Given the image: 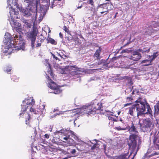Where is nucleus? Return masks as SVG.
<instances>
[{"label":"nucleus","instance_id":"nucleus-56","mask_svg":"<svg viewBox=\"0 0 159 159\" xmlns=\"http://www.w3.org/2000/svg\"><path fill=\"white\" fill-rule=\"evenodd\" d=\"M65 157V158H63L62 159H67L68 158V157Z\"/></svg>","mask_w":159,"mask_h":159},{"label":"nucleus","instance_id":"nucleus-27","mask_svg":"<svg viewBox=\"0 0 159 159\" xmlns=\"http://www.w3.org/2000/svg\"><path fill=\"white\" fill-rule=\"evenodd\" d=\"M150 48H144L143 49H139V52H142L143 53L144 52H148L149 51Z\"/></svg>","mask_w":159,"mask_h":159},{"label":"nucleus","instance_id":"nucleus-51","mask_svg":"<svg viewBox=\"0 0 159 159\" xmlns=\"http://www.w3.org/2000/svg\"><path fill=\"white\" fill-rule=\"evenodd\" d=\"M56 55H57V56H60V57H61V55L60 54V53H58V52H56Z\"/></svg>","mask_w":159,"mask_h":159},{"label":"nucleus","instance_id":"nucleus-64","mask_svg":"<svg viewBox=\"0 0 159 159\" xmlns=\"http://www.w3.org/2000/svg\"><path fill=\"white\" fill-rule=\"evenodd\" d=\"M51 7H52H52H52V6H51Z\"/></svg>","mask_w":159,"mask_h":159},{"label":"nucleus","instance_id":"nucleus-55","mask_svg":"<svg viewBox=\"0 0 159 159\" xmlns=\"http://www.w3.org/2000/svg\"><path fill=\"white\" fill-rule=\"evenodd\" d=\"M59 35H60V36L61 37H62V34H61V33H59Z\"/></svg>","mask_w":159,"mask_h":159},{"label":"nucleus","instance_id":"nucleus-17","mask_svg":"<svg viewBox=\"0 0 159 159\" xmlns=\"http://www.w3.org/2000/svg\"><path fill=\"white\" fill-rule=\"evenodd\" d=\"M57 133H61L64 136H70V134L69 133H72V131L69 129H63L61 130L60 131H58L56 132Z\"/></svg>","mask_w":159,"mask_h":159},{"label":"nucleus","instance_id":"nucleus-39","mask_svg":"<svg viewBox=\"0 0 159 159\" xmlns=\"http://www.w3.org/2000/svg\"><path fill=\"white\" fill-rule=\"evenodd\" d=\"M132 100L133 99L131 98V97H128L126 98V100L128 102H129V101L132 102Z\"/></svg>","mask_w":159,"mask_h":159},{"label":"nucleus","instance_id":"nucleus-37","mask_svg":"<svg viewBox=\"0 0 159 159\" xmlns=\"http://www.w3.org/2000/svg\"><path fill=\"white\" fill-rule=\"evenodd\" d=\"M5 70L7 72H10L11 70V67H7L6 69H5Z\"/></svg>","mask_w":159,"mask_h":159},{"label":"nucleus","instance_id":"nucleus-23","mask_svg":"<svg viewBox=\"0 0 159 159\" xmlns=\"http://www.w3.org/2000/svg\"><path fill=\"white\" fill-rule=\"evenodd\" d=\"M39 16L38 19L39 21H40L43 20L45 15V13L43 11H41L40 12H39Z\"/></svg>","mask_w":159,"mask_h":159},{"label":"nucleus","instance_id":"nucleus-36","mask_svg":"<svg viewBox=\"0 0 159 159\" xmlns=\"http://www.w3.org/2000/svg\"><path fill=\"white\" fill-rule=\"evenodd\" d=\"M78 142H79V143H77L76 144L77 145H84V143L81 141L79 139H78Z\"/></svg>","mask_w":159,"mask_h":159},{"label":"nucleus","instance_id":"nucleus-21","mask_svg":"<svg viewBox=\"0 0 159 159\" xmlns=\"http://www.w3.org/2000/svg\"><path fill=\"white\" fill-rule=\"evenodd\" d=\"M67 112V111H60L59 112L57 113L56 114H52V115H50L49 116V118L50 119L54 117H55L57 115H62L63 114H64L65 113Z\"/></svg>","mask_w":159,"mask_h":159},{"label":"nucleus","instance_id":"nucleus-30","mask_svg":"<svg viewBox=\"0 0 159 159\" xmlns=\"http://www.w3.org/2000/svg\"><path fill=\"white\" fill-rule=\"evenodd\" d=\"M48 42L51 43L52 44H56V43L54 39H53L50 38L48 40Z\"/></svg>","mask_w":159,"mask_h":159},{"label":"nucleus","instance_id":"nucleus-35","mask_svg":"<svg viewBox=\"0 0 159 159\" xmlns=\"http://www.w3.org/2000/svg\"><path fill=\"white\" fill-rule=\"evenodd\" d=\"M158 53L157 52L154 53L152 55V57L153 58H152L151 60H152V61L153 60V59H155L156 57H157L158 56Z\"/></svg>","mask_w":159,"mask_h":159},{"label":"nucleus","instance_id":"nucleus-60","mask_svg":"<svg viewBox=\"0 0 159 159\" xmlns=\"http://www.w3.org/2000/svg\"><path fill=\"white\" fill-rule=\"evenodd\" d=\"M120 121H121V122L122 121V120L121 119H120Z\"/></svg>","mask_w":159,"mask_h":159},{"label":"nucleus","instance_id":"nucleus-31","mask_svg":"<svg viewBox=\"0 0 159 159\" xmlns=\"http://www.w3.org/2000/svg\"><path fill=\"white\" fill-rule=\"evenodd\" d=\"M155 112L156 113H158L159 112V105L157 104L154 106Z\"/></svg>","mask_w":159,"mask_h":159},{"label":"nucleus","instance_id":"nucleus-57","mask_svg":"<svg viewBox=\"0 0 159 159\" xmlns=\"http://www.w3.org/2000/svg\"><path fill=\"white\" fill-rule=\"evenodd\" d=\"M79 2H81L83 1V0H78Z\"/></svg>","mask_w":159,"mask_h":159},{"label":"nucleus","instance_id":"nucleus-13","mask_svg":"<svg viewBox=\"0 0 159 159\" xmlns=\"http://www.w3.org/2000/svg\"><path fill=\"white\" fill-rule=\"evenodd\" d=\"M66 68L70 71H71L73 75H78L82 71L81 69L77 68L76 66H66Z\"/></svg>","mask_w":159,"mask_h":159},{"label":"nucleus","instance_id":"nucleus-14","mask_svg":"<svg viewBox=\"0 0 159 159\" xmlns=\"http://www.w3.org/2000/svg\"><path fill=\"white\" fill-rule=\"evenodd\" d=\"M44 64L48 68L47 72H46V75H50L51 77H53V73L51 71V66L49 62H48V60L47 59H45L44 61Z\"/></svg>","mask_w":159,"mask_h":159},{"label":"nucleus","instance_id":"nucleus-50","mask_svg":"<svg viewBox=\"0 0 159 159\" xmlns=\"http://www.w3.org/2000/svg\"><path fill=\"white\" fill-rule=\"evenodd\" d=\"M131 104V103H128L126 104H125L124 105V106H125V107H126V106H127Z\"/></svg>","mask_w":159,"mask_h":159},{"label":"nucleus","instance_id":"nucleus-62","mask_svg":"<svg viewBox=\"0 0 159 159\" xmlns=\"http://www.w3.org/2000/svg\"><path fill=\"white\" fill-rule=\"evenodd\" d=\"M64 142L66 143V142L65 141H63Z\"/></svg>","mask_w":159,"mask_h":159},{"label":"nucleus","instance_id":"nucleus-49","mask_svg":"<svg viewBox=\"0 0 159 159\" xmlns=\"http://www.w3.org/2000/svg\"><path fill=\"white\" fill-rule=\"evenodd\" d=\"M58 111V108L54 109L53 110V112H54L56 111Z\"/></svg>","mask_w":159,"mask_h":159},{"label":"nucleus","instance_id":"nucleus-15","mask_svg":"<svg viewBox=\"0 0 159 159\" xmlns=\"http://www.w3.org/2000/svg\"><path fill=\"white\" fill-rule=\"evenodd\" d=\"M22 21L24 23L23 28L25 29V32H27V30H29V29L31 28V23L29 21L25 19H23ZM23 30H24L23 29Z\"/></svg>","mask_w":159,"mask_h":159},{"label":"nucleus","instance_id":"nucleus-48","mask_svg":"<svg viewBox=\"0 0 159 159\" xmlns=\"http://www.w3.org/2000/svg\"><path fill=\"white\" fill-rule=\"evenodd\" d=\"M120 156H115L113 158V159H120Z\"/></svg>","mask_w":159,"mask_h":159},{"label":"nucleus","instance_id":"nucleus-32","mask_svg":"<svg viewBox=\"0 0 159 159\" xmlns=\"http://www.w3.org/2000/svg\"><path fill=\"white\" fill-rule=\"evenodd\" d=\"M103 6V4H102V6H100V7L101 8H103L102 11H103L101 12V14H103L104 12H108V10H107V9H104V8H103L102 7Z\"/></svg>","mask_w":159,"mask_h":159},{"label":"nucleus","instance_id":"nucleus-9","mask_svg":"<svg viewBox=\"0 0 159 159\" xmlns=\"http://www.w3.org/2000/svg\"><path fill=\"white\" fill-rule=\"evenodd\" d=\"M10 14L11 16V20H10V24L12 27L17 32H24V30L20 27L21 24L19 22L16 21L13 19L12 13L11 11H10Z\"/></svg>","mask_w":159,"mask_h":159},{"label":"nucleus","instance_id":"nucleus-52","mask_svg":"<svg viewBox=\"0 0 159 159\" xmlns=\"http://www.w3.org/2000/svg\"><path fill=\"white\" fill-rule=\"evenodd\" d=\"M82 7V5H80V6H78V7H77V9H80V8H81Z\"/></svg>","mask_w":159,"mask_h":159},{"label":"nucleus","instance_id":"nucleus-47","mask_svg":"<svg viewBox=\"0 0 159 159\" xmlns=\"http://www.w3.org/2000/svg\"><path fill=\"white\" fill-rule=\"evenodd\" d=\"M52 57L53 58H55L56 60L58 59L57 57L55 56L53 54H52Z\"/></svg>","mask_w":159,"mask_h":159},{"label":"nucleus","instance_id":"nucleus-28","mask_svg":"<svg viewBox=\"0 0 159 159\" xmlns=\"http://www.w3.org/2000/svg\"><path fill=\"white\" fill-rule=\"evenodd\" d=\"M24 114H25V115H27L28 116H27V118H26V124H29V120L30 119V114L27 113H24Z\"/></svg>","mask_w":159,"mask_h":159},{"label":"nucleus","instance_id":"nucleus-33","mask_svg":"<svg viewBox=\"0 0 159 159\" xmlns=\"http://www.w3.org/2000/svg\"><path fill=\"white\" fill-rule=\"evenodd\" d=\"M127 156V154L120 155V159H127V158L126 157V156Z\"/></svg>","mask_w":159,"mask_h":159},{"label":"nucleus","instance_id":"nucleus-38","mask_svg":"<svg viewBox=\"0 0 159 159\" xmlns=\"http://www.w3.org/2000/svg\"><path fill=\"white\" fill-rule=\"evenodd\" d=\"M129 52V50L127 49H125L123 50H122L121 52L122 53H124L125 52L128 53Z\"/></svg>","mask_w":159,"mask_h":159},{"label":"nucleus","instance_id":"nucleus-11","mask_svg":"<svg viewBox=\"0 0 159 159\" xmlns=\"http://www.w3.org/2000/svg\"><path fill=\"white\" fill-rule=\"evenodd\" d=\"M22 34H25L26 36L31 39V46L32 48H34L35 41L36 39V36L38 34L37 30L36 29H34L33 31L30 33L26 32L24 30V32H22Z\"/></svg>","mask_w":159,"mask_h":159},{"label":"nucleus","instance_id":"nucleus-40","mask_svg":"<svg viewBox=\"0 0 159 159\" xmlns=\"http://www.w3.org/2000/svg\"><path fill=\"white\" fill-rule=\"evenodd\" d=\"M88 3L91 5L92 6L93 5L94 2L93 0H89Z\"/></svg>","mask_w":159,"mask_h":159},{"label":"nucleus","instance_id":"nucleus-19","mask_svg":"<svg viewBox=\"0 0 159 159\" xmlns=\"http://www.w3.org/2000/svg\"><path fill=\"white\" fill-rule=\"evenodd\" d=\"M135 108L134 105L132 107L129 108L128 113L131 116H134V111H135Z\"/></svg>","mask_w":159,"mask_h":159},{"label":"nucleus","instance_id":"nucleus-24","mask_svg":"<svg viewBox=\"0 0 159 159\" xmlns=\"http://www.w3.org/2000/svg\"><path fill=\"white\" fill-rule=\"evenodd\" d=\"M115 129L118 131L126 130L128 129V128L127 127H121L120 126L116 127L115 128Z\"/></svg>","mask_w":159,"mask_h":159},{"label":"nucleus","instance_id":"nucleus-4","mask_svg":"<svg viewBox=\"0 0 159 159\" xmlns=\"http://www.w3.org/2000/svg\"><path fill=\"white\" fill-rule=\"evenodd\" d=\"M35 101L33 99L32 97H28L25 99L22 102V104L21 105L22 109L21 113H20V115L21 116L23 114V112L24 111L29 110V111L31 112H33L34 114H38L40 113V111H36L34 109L32 108V107L34 104Z\"/></svg>","mask_w":159,"mask_h":159},{"label":"nucleus","instance_id":"nucleus-44","mask_svg":"<svg viewBox=\"0 0 159 159\" xmlns=\"http://www.w3.org/2000/svg\"><path fill=\"white\" fill-rule=\"evenodd\" d=\"M41 45V43L39 42V41L36 44V47H38L40 46Z\"/></svg>","mask_w":159,"mask_h":159},{"label":"nucleus","instance_id":"nucleus-42","mask_svg":"<svg viewBox=\"0 0 159 159\" xmlns=\"http://www.w3.org/2000/svg\"><path fill=\"white\" fill-rule=\"evenodd\" d=\"M65 137H63L64 140L66 141L67 139H69L70 136H65Z\"/></svg>","mask_w":159,"mask_h":159},{"label":"nucleus","instance_id":"nucleus-12","mask_svg":"<svg viewBox=\"0 0 159 159\" xmlns=\"http://www.w3.org/2000/svg\"><path fill=\"white\" fill-rule=\"evenodd\" d=\"M104 102L103 100H102L101 103L95 102L93 104L92 103L91 104L88 106H92L91 110H90L91 116L93 115L96 113V111L97 110H99L101 109V107L103 106L106 107L105 104L104 103Z\"/></svg>","mask_w":159,"mask_h":159},{"label":"nucleus","instance_id":"nucleus-54","mask_svg":"<svg viewBox=\"0 0 159 159\" xmlns=\"http://www.w3.org/2000/svg\"><path fill=\"white\" fill-rule=\"evenodd\" d=\"M85 8H86V9H88L89 10H90V8L89 7H88V6H86V7H85Z\"/></svg>","mask_w":159,"mask_h":159},{"label":"nucleus","instance_id":"nucleus-59","mask_svg":"<svg viewBox=\"0 0 159 159\" xmlns=\"http://www.w3.org/2000/svg\"><path fill=\"white\" fill-rule=\"evenodd\" d=\"M120 113V112H118V115H119Z\"/></svg>","mask_w":159,"mask_h":159},{"label":"nucleus","instance_id":"nucleus-26","mask_svg":"<svg viewBox=\"0 0 159 159\" xmlns=\"http://www.w3.org/2000/svg\"><path fill=\"white\" fill-rule=\"evenodd\" d=\"M44 108L45 106L43 105H41L39 107V110L41 111L42 114L45 112Z\"/></svg>","mask_w":159,"mask_h":159},{"label":"nucleus","instance_id":"nucleus-22","mask_svg":"<svg viewBox=\"0 0 159 159\" xmlns=\"http://www.w3.org/2000/svg\"><path fill=\"white\" fill-rule=\"evenodd\" d=\"M108 119L109 120H111L113 121H117L118 120V118L117 117H116L113 115L109 116L108 117Z\"/></svg>","mask_w":159,"mask_h":159},{"label":"nucleus","instance_id":"nucleus-16","mask_svg":"<svg viewBox=\"0 0 159 159\" xmlns=\"http://www.w3.org/2000/svg\"><path fill=\"white\" fill-rule=\"evenodd\" d=\"M141 57V55L139 52H134L132 53L130 59L134 61H137L140 59Z\"/></svg>","mask_w":159,"mask_h":159},{"label":"nucleus","instance_id":"nucleus-3","mask_svg":"<svg viewBox=\"0 0 159 159\" xmlns=\"http://www.w3.org/2000/svg\"><path fill=\"white\" fill-rule=\"evenodd\" d=\"M137 112V117L145 114H152V111L148 103L137 100L134 104Z\"/></svg>","mask_w":159,"mask_h":159},{"label":"nucleus","instance_id":"nucleus-5","mask_svg":"<svg viewBox=\"0 0 159 159\" xmlns=\"http://www.w3.org/2000/svg\"><path fill=\"white\" fill-rule=\"evenodd\" d=\"M91 106H84L82 107L74 109L72 111H67V113L70 114V116L71 117H75V118L74 121V124L75 126V120H76V117H78L79 115H82L86 113L91 115L90 110L92 108Z\"/></svg>","mask_w":159,"mask_h":159},{"label":"nucleus","instance_id":"nucleus-34","mask_svg":"<svg viewBox=\"0 0 159 159\" xmlns=\"http://www.w3.org/2000/svg\"><path fill=\"white\" fill-rule=\"evenodd\" d=\"M24 2L29 3V5L30 6V3H33L34 1L33 0H24Z\"/></svg>","mask_w":159,"mask_h":159},{"label":"nucleus","instance_id":"nucleus-61","mask_svg":"<svg viewBox=\"0 0 159 159\" xmlns=\"http://www.w3.org/2000/svg\"><path fill=\"white\" fill-rule=\"evenodd\" d=\"M134 93V92L133 91V92H132V94H133Z\"/></svg>","mask_w":159,"mask_h":159},{"label":"nucleus","instance_id":"nucleus-7","mask_svg":"<svg viewBox=\"0 0 159 159\" xmlns=\"http://www.w3.org/2000/svg\"><path fill=\"white\" fill-rule=\"evenodd\" d=\"M19 10L22 12L23 15L26 17H27L30 16L33 17L35 16V17H36L37 15L35 12L36 9L35 7H33H33L29 6L26 8L22 9L20 6V9Z\"/></svg>","mask_w":159,"mask_h":159},{"label":"nucleus","instance_id":"nucleus-1","mask_svg":"<svg viewBox=\"0 0 159 159\" xmlns=\"http://www.w3.org/2000/svg\"><path fill=\"white\" fill-rule=\"evenodd\" d=\"M14 34L13 36L14 38L11 40V35L8 33H5L3 41L4 44V52L10 54L14 50H25L24 42L21 35L20 34Z\"/></svg>","mask_w":159,"mask_h":159},{"label":"nucleus","instance_id":"nucleus-53","mask_svg":"<svg viewBox=\"0 0 159 159\" xmlns=\"http://www.w3.org/2000/svg\"><path fill=\"white\" fill-rule=\"evenodd\" d=\"M72 133H69V134H70V136H71L72 135H74V132L72 131Z\"/></svg>","mask_w":159,"mask_h":159},{"label":"nucleus","instance_id":"nucleus-43","mask_svg":"<svg viewBox=\"0 0 159 159\" xmlns=\"http://www.w3.org/2000/svg\"><path fill=\"white\" fill-rule=\"evenodd\" d=\"M76 152V151L75 150V149H73L71 150V153L72 154H74Z\"/></svg>","mask_w":159,"mask_h":159},{"label":"nucleus","instance_id":"nucleus-8","mask_svg":"<svg viewBox=\"0 0 159 159\" xmlns=\"http://www.w3.org/2000/svg\"><path fill=\"white\" fill-rule=\"evenodd\" d=\"M17 1V0H7L8 7L10 9H11L10 11H11L15 15H17L19 13L18 11H15L16 7L17 9H20L21 6L18 4Z\"/></svg>","mask_w":159,"mask_h":159},{"label":"nucleus","instance_id":"nucleus-63","mask_svg":"<svg viewBox=\"0 0 159 159\" xmlns=\"http://www.w3.org/2000/svg\"><path fill=\"white\" fill-rule=\"evenodd\" d=\"M17 18H18L19 17H18L17 16L16 17Z\"/></svg>","mask_w":159,"mask_h":159},{"label":"nucleus","instance_id":"nucleus-58","mask_svg":"<svg viewBox=\"0 0 159 159\" xmlns=\"http://www.w3.org/2000/svg\"><path fill=\"white\" fill-rule=\"evenodd\" d=\"M52 128H51V129H50V131H52Z\"/></svg>","mask_w":159,"mask_h":159},{"label":"nucleus","instance_id":"nucleus-25","mask_svg":"<svg viewBox=\"0 0 159 159\" xmlns=\"http://www.w3.org/2000/svg\"><path fill=\"white\" fill-rule=\"evenodd\" d=\"M135 66L132 65H129L127 66H124L123 68H126L127 69H131L132 70H134L135 68L134 67Z\"/></svg>","mask_w":159,"mask_h":159},{"label":"nucleus","instance_id":"nucleus-41","mask_svg":"<svg viewBox=\"0 0 159 159\" xmlns=\"http://www.w3.org/2000/svg\"><path fill=\"white\" fill-rule=\"evenodd\" d=\"M63 29L66 32L68 33L69 30L65 26H64Z\"/></svg>","mask_w":159,"mask_h":159},{"label":"nucleus","instance_id":"nucleus-2","mask_svg":"<svg viewBox=\"0 0 159 159\" xmlns=\"http://www.w3.org/2000/svg\"><path fill=\"white\" fill-rule=\"evenodd\" d=\"M129 131L130 133L132 134L130 135L128 141V145L129 146V150L131 151L129 155L133 153L134 156L138 150V149H136V140L138 133L133 124L129 128Z\"/></svg>","mask_w":159,"mask_h":159},{"label":"nucleus","instance_id":"nucleus-46","mask_svg":"<svg viewBox=\"0 0 159 159\" xmlns=\"http://www.w3.org/2000/svg\"><path fill=\"white\" fill-rule=\"evenodd\" d=\"M52 57L53 58H55L56 60L58 59L57 57L55 56L53 54H52Z\"/></svg>","mask_w":159,"mask_h":159},{"label":"nucleus","instance_id":"nucleus-6","mask_svg":"<svg viewBox=\"0 0 159 159\" xmlns=\"http://www.w3.org/2000/svg\"><path fill=\"white\" fill-rule=\"evenodd\" d=\"M139 123L140 129L144 132L148 130L153 126L152 122L149 119L139 120Z\"/></svg>","mask_w":159,"mask_h":159},{"label":"nucleus","instance_id":"nucleus-10","mask_svg":"<svg viewBox=\"0 0 159 159\" xmlns=\"http://www.w3.org/2000/svg\"><path fill=\"white\" fill-rule=\"evenodd\" d=\"M50 75H47L46 78L48 79V86L51 89L53 90V92L54 94H58L60 93L61 90L58 87L57 84L54 82L52 81L50 79H49Z\"/></svg>","mask_w":159,"mask_h":159},{"label":"nucleus","instance_id":"nucleus-45","mask_svg":"<svg viewBox=\"0 0 159 159\" xmlns=\"http://www.w3.org/2000/svg\"><path fill=\"white\" fill-rule=\"evenodd\" d=\"M49 137V135L48 134H45L44 135V137L46 139H48Z\"/></svg>","mask_w":159,"mask_h":159},{"label":"nucleus","instance_id":"nucleus-20","mask_svg":"<svg viewBox=\"0 0 159 159\" xmlns=\"http://www.w3.org/2000/svg\"><path fill=\"white\" fill-rule=\"evenodd\" d=\"M102 7L104 9H107L108 10H110L113 8V6L111 4H103Z\"/></svg>","mask_w":159,"mask_h":159},{"label":"nucleus","instance_id":"nucleus-29","mask_svg":"<svg viewBox=\"0 0 159 159\" xmlns=\"http://www.w3.org/2000/svg\"><path fill=\"white\" fill-rule=\"evenodd\" d=\"M100 50L99 49L97 50L95 53L94 54V55L95 57H97V58H99V56L100 55Z\"/></svg>","mask_w":159,"mask_h":159},{"label":"nucleus","instance_id":"nucleus-18","mask_svg":"<svg viewBox=\"0 0 159 159\" xmlns=\"http://www.w3.org/2000/svg\"><path fill=\"white\" fill-rule=\"evenodd\" d=\"M152 60L151 59L150 60H145L142 61L141 64H143V66H147L151 65V62Z\"/></svg>","mask_w":159,"mask_h":159}]
</instances>
